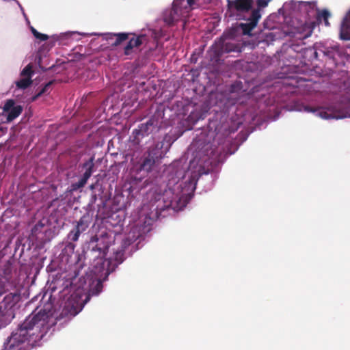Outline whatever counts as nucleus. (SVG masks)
Masks as SVG:
<instances>
[{
    "instance_id": "nucleus-1",
    "label": "nucleus",
    "mask_w": 350,
    "mask_h": 350,
    "mask_svg": "<svg viewBox=\"0 0 350 350\" xmlns=\"http://www.w3.org/2000/svg\"><path fill=\"white\" fill-rule=\"evenodd\" d=\"M213 144L205 142L202 137L196 139L189 147V152L192 153L193 158L189 161L188 170L185 171L182 180L176 183L174 188L165 190L162 196L158 194L154 202L149 205L144 204V215H149L148 211L152 213L171 208L178 211L185 208L192 197L196 189V183L200 176L208 174L210 166L215 165L218 162L217 151Z\"/></svg>"
},
{
    "instance_id": "nucleus-2",
    "label": "nucleus",
    "mask_w": 350,
    "mask_h": 350,
    "mask_svg": "<svg viewBox=\"0 0 350 350\" xmlns=\"http://www.w3.org/2000/svg\"><path fill=\"white\" fill-rule=\"evenodd\" d=\"M113 257L104 260L98 259L92 270L94 278L87 275L77 288L72 287L73 292L64 302L63 314L65 316H76L88 301L90 295H97L102 291V279H105L122 262L124 248L121 247L113 252Z\"/></svg>"
},
{
    "instance_id": "nucleus-3",
    "label": "nucleus",
    "mask_w": 350,
    "mask_h": 350,
    "mask_svg": "<svg viewBox=\"0 0 350 350\" xmlns=\"http://www.w3.org/2000/svg\"><path fill=\"white\" fill-rule=\"evenodd\" d=\"M49 327L46 312L40 311L29 316L8 339L6 350H29L42 339Z\"/></svg>"
},
{
    "instance_id": "nucleus-4",
    "label": "nucleus",
    "mask_w": 350,
    "mask_h": 350,
    "mask_svg": "<svg viewBox=\"0 0 350 350\" xmlns=\"http://www.w3.org/2000/svg\"><path fill=\"white\" fill-rule=\"evenodd\" d=\"M252 0L228 1V10L230 16L237 20H245L246 23H241L239 27L244 35L250 36L251 31L254 29L261 18L258 10H252Z\"/></svg>"
},
{
    "instance_id": "nucleus-5",
    "label": "nucleus",
    "mask_w": 350,
    "mask_h": 350,
    "mask_svg": "<svg viewBox=\"0 0 350 350\" xmlns=\"http://www.w3.org/2000/svg\"><path fill=\"white\" fill-rule=\"evenodd\" d=\"M308 113H312L323 120H340L350 118V101L347 106L340 103L317 108L308 106Z\"/></svg>"
},
{
    "instance_id": "nucleus-6",
    "label": "nucleus",
    "mask_w": 350,
    "mask_h": 350,
    "mask_svg": "<svg viewBox=\"0 0 350 350\" xmlns=\"http://www.w3.org/2000/svg\"><path fill=\"white\" fill-rule=\"evenodd\" d=\"M33 75V67L31 64H28L21 71V79L15 81V86H12L14 96L16 97L20 96L23 93V91L31 84V77Z\"/></svg>"
},
{
    "instance_id": "nucleus-7",
    "label": "nucleus",
    "mask_w": 350,
    "mask_h": 350,
    "mask_svg": "<svg viewBox=\"0 0 350 350\" xmlns=\"http://www.w3.org/2000/svg\"><path fill=\"white\" fill-rule=\"evenodd\" d=\"M81 35L83 36H102L104 39L105 40H111L116 38V41L113 44L118 45L122 41L125 40L128 38V34L124 33H79L78 31H68L62 33L59 36H53V38L55 40H58L60 37L62 38H71L72 36L75 35Z\"/></svg>"
},
{
    "instance_id": "nucleus-8",
    "label": "nucleus",
    "mask_w": 350,
    "mask_h": 350,
    "mask_svg": "<svg viewBox=\"0 0 350 350\" xmlns=\"http://www.w3.org/2000/svg\"><path fill=\"white\" fill-rule=\"evenodd\" d=\"M232 36V35L228 36L225 33L221 40L215 43V48L218 53L241 51V44L237 43Z\"/></svg>"
},
{
    "instance_id": "nucleus-9",
    "label": "nucleus",
    "mask_w": 350,
    "mask_h": 350,
    "mask_svg": "<svg viewBox=\"0 0 350 350\" xmlns=\"http://www.w3.org/2000/svg\"><path fill=\"white\" fill-rule=\"evenodd\" d=\"M23 111V107L12 99L5 101L3 107L2 116L6 118L7 122L15 120Z\"/></svg>"
},
{
    "instance_id": "nucleus-10",
    "label": "nucleus",
    "mask_w": 350,
    "mask_h": 350,
    "mask_svg": "<svg viewBox=\"0 0 350 350\" xmlns=\"http://www.w3.org/2000/svg\"><path fill=\"white\" fill-rule=\"evenodd\" d=\"M292 3L301 13L310 18L317 17L321 12L317 8L316 1H293Z\"/></svg>"
},
{
    "instance_id": "nucleus-11",
    "label": "nucleus",
    "mask_w": 350,
    "mask_h": 350,
    "mask_svg": "<svg viewBox=\"0 0 350 350\" xmlns=\"http://www.w3.org/2000/svg\"><path fill=\"white\" fill-rule=\"evenodd\" d=\"M150 36L154 39H157L158 34L155 31L149 29L148 31V33L141 34L137 36H133L130 38L127 45L125 46V53L129 55L130 53V51L135 47H137L142 44L144 42L147 41L148 36Z\"/></svg>"
},
{
    "instance_id": "nucleus-12",
    "label": "nucleus",
    "mask_w": 350,
    "mask_h": 350,
    "mask_svg": "<svg viewBox=\"0 0 350 350\" xmlns=\"http://www.w3.org/2000/svg\"><path fill=\"white\" fill-rule=\"evenodd\" d=\"M14 314L12 307L6 306L3 302L0 304V327L9 324L14 319Z\"/></svg>"
},
{
    "instance_id": "nucleus-13",
    "label": "nucleus",
    "mask_w": 350,
    "mask_h": 350,
    "mask_svg": "<svg viewBox=\"0 0 350 350\" xmlns=\"http://www.w3.org/2000/svg\"><path fill=\"white\" fill-rule=\"evenodd\" d=\"M339 35L341 40H350V10L341 21Z\"/></svg>"
},
{
    "instance_id": "nucleus-14",
    "label": "nucleus",
    "mask_w": 350,
    "mask_h": 350,
    "mask_svg": "<svg viewBox=\"0 0 350 350\" xmlns=\"http://www.w3.org/2000/svg\"><path fill=\"white\" fill-rule=\"evenodd\" d=\"M314 27H315L314 21H310L308 23H306L301 27V29L299 31L302 35L301 38H307L309 36H310L313 31Z\"/></svg>"
},
{
    "instance_id": "nucleus-15",
    "label": "nucleus",
    "mask_w": 350,
    "mask_h": 350,
    "mask_svg": "<svg viewBox=\"0 0 350 350\" xmlns=\"http://www.w3.org/2000/svg\"><path fill=\"white\" fill-rule=\"evenodd\" d=\"M154 163V161L152 158L148 157L144 160L140 167V171L144 172V176L152 170Z\"/></svg>"
},
{
    "instance_id": "nucleus-16",
    "label": "nucleus",
    "mask_w": 350,
    "mask_h": 350,
    "mask_svg": "<svg viewBox=\"0 0 350 350\" xmlns=\"http://www.w3.org/2000/svg\"><path fill=\"white\" fill-rule=\"evenodd\" d=\"M94 158L92 157L89 161L84 163V167L85 168V172H84L83 177L85 180L88 181L90 177L92 176L93 173V167H94Z\"/></svg>"
},
{
    "instance_id": "nucleus-17",
    "label": "nucleus",
    "mask_w": 350,
    "mask_h": 350,
    "mask_svg": "<svg viewBox=\"0 0 350 350\" xmlns=\"http://www.w3.org/2000/svg\"><path fill=\"white\" fill-rule=\"evenodd\" d=\"M88 228V224L84 221L83 218H81L75 228L76 231H79V233L81 234L83 232H84Z\"/></svg>"
},
{
    "instance_id": "nucleus-18",
    "label": "nucleus",
    "mask_w": 350,
    "mask_h": 350,
    "mask_svg": "<svg viewBox=\"0 0 350 350\" xmlns=\"http://www.w3.org/2000/svg\"><path fill=\"white\" fill-rule=\"evenodd\" d=\"M30 29L33 33V35L35 36V38L36 39H38L40 40H46L48 39V36L46 35V34H44V33H41L40 32H38L35 28H33V27H30Z\"/></svg>"
},
{
    "instance_id": "nucleus-19",
    "label": "nucleus",
    "mask_w": 350,
    "mask_h": 350,
    "mask_svg": "<svg viewBox=\"0 0 350 350\" xmlns=\"http://www.w3.org/2000/svg\"><path fill=\"white\" fill-rule=\"evenodd\" d=\"M330 16L329 12L327 10H323L319 12V15H317V18H323L324 19L325 25H329L328 18Z\"/></svg>"
},
{
    "instance_id": "nucleus-20",
    "label": "nucleus",
    "mask_w": 350,
    "mask_h": 350,
    "mask_svg": "<svg viewBox=\"0 0 350 350\" xmlns=\"http://www.w3.org/2000/svg\"><path fill=\"white\" fill-rule=\"evenodd\" d=\"M86 183L87 180H85L83 178H81L77 183H73L72 185V190H77L84 187Z\"/></svg>"
},
{
    "instance_id": "nucleus-21",
    "label": "nucleus",
    "mask_w": 350,
    "mask_h": 350,
    "mask_svg": "<svg viewBox=\"0 0 350 350\" xmlns=\"http://www.w3.org/2000/svg\"><path fill=\"white\" fill-rule=\"evenodd\" d=\"M79 236L80 234L79 233V231L73 230L70 232V233L68 235V238L72 241H78Z\"/></svg>"
},
{
    "instance_id": "nucleus-22",
    "label": "nucleus",
    "mask_w": 350,
    "mask_h": 350,
    "mask_svg": "<svg viewBox=\"0 0 350 350\" xmlns=\"http://www.w3.org/2000/svg\"><path fill=\"white\" fill-rule=\"evenodd\" d=\"M153 122L150 120L146 124H142L140 126V132L142 135H144V133H147L148 131L149 127L152 126Z\"/></svg>"
},
{
    "instance_id": "nucleus-23",
    "label": "nucleus",
    "mask_w": 350,
    "mask_h": 350,
    "mask_svg": "<svg viewBox=\"0 0 350 350\" xmlns=\"http://www.w3.org/2000/svg\"><path fill=\"white\" fill-rule=\"evenodd\" d=\"M270 1L271 0H257L256 3L258 8L256 10L260 12V9L265 8L268 5Z\"/></svg>"
},
{
    "instance_id": "nucleus-24",
    "label": "nucleus",
    "mask_w": 350,
    "mask_h": 350,
    "mask_svg": "<svg viewBox=\"0 0 350 350\" xmlns=\"http://www.w3.org/2000/svg\"><path fill=\"white\" fill-rule=\"evenodd\" d=\"M51 84V82H50V83H46V84L44 85V88H42V89L41 90V91H40V92L38 93V94H37L35 97H33V100H35V99H36L37 97H38L39 96H40V95H42V94H44V93H46V92L48 91L49 88H50Z\"/></svg>"
},
{
    "instance_id": "nucleus-25",
    "label": "nucleus",
    "mask_w": 350,
    "mask_h": 350,
    "mask_svg": "<svg viewBox=\"0 0 350 350\" xmlns=\"http://www.w3.org/2000/svg\"><path fill=\"white\" fill-rule=\"evenodd\" d=\"M157 191V189H152L150 191V192L147 195V199H149L150 198H152L153 196L156 194Z\"/></svg>"
},
{
    "instance_id": "nucleus-26",
    "label": "nucleus",
    "mask_w": 350,
    "mask_h": 350,
    "mask_svg": "<svg viewBox=\"0 0 350 350\" xmlns=\"http://www.w3.org/2000/svg\"><path fill=\"white\" fill-rule=\"evenodd\" d=\"M267 37H270L271 40H275L278 37L275 36V33L273 32H270L269 33V35H267Z\"/></svg>"
},
{
    "instance_id": "nucleus-27",
    "label": "nucleus",
    "mask_w": 350,
    "mask_h": 350,
    "mask_svg": "<svg viewBox=\"0 0 350 350\" xmlns=\"http://www.w3.org/2000/svg\"><path fill=\"white\" fill-rule=\"evenodd\" d=\"M16 2H17L18 6L20 7V8H21V10L22 11V13H23L24 17L25 18L26 21L29 23V21H28V19L27 18V16H26V14H25V13L24 12V10H23V7L21 5V4L18 1H16Z\"/></svg>"
},
{
    "instance_id": "nucleus-28",
    "label": "nucleus",
    "mask_w": 350,
    "mask_h": 350,
    "mask_svg": "<svg viewBox=\"0 0 350 350\" xmlns=\"http://www.w3.org/2000/svg\"><path fill=\"white\" fill-rule=\"evenodd\" d=\"M174 182H175V180H174V179L172 178V179H171V180H170V183H169V185H172V184H173Z\"/></svg>"
},
{
    "instance_id": "nucleus-29",
    "label": "nucleus",
    "mask_w": 350,
    "mask_h": 350,
    "mask_svg": "<svg viewBox=\"0 0 350 350\" xmlns=\"http://www.w3.org/2000/svg\"><path fill=\"white\" fill-rule=\"evenodd\" d=\"M90 189L91 190H93V189H94V185H91L90 186Z\"/></svg>"
},
{
    "instance_id": "nucleus-30",
    "label": "nucleus",
    "mask_w": 350,
    "mask_h": 350,
    "mask_svg": "<svg viewBox=\"0 0 350 350\" xmlns=\"http://www.w3.org/2000/svg\"><path fill=\"white\" fill-rule=\"evenodd\" d=\"M176 164H174V165H172V167H170V169H171L172 170H174V166H176Z\"/></svg>"
},
{
    "instance_id": "nucleus-31",
    "label": "nucleus",
    "mask_w": 350,
    "mask_h": 350,
    "mask_svg": "<svg viewBox=\"0 0 350 350\" xmlns=\"http://www.w3.org/2000/svg\"><path fill=\"white\" fill-rule=\"evenodd\" d=\"M109 252V247L107 249V254Z\"/></svg>"
}]
</instances>
